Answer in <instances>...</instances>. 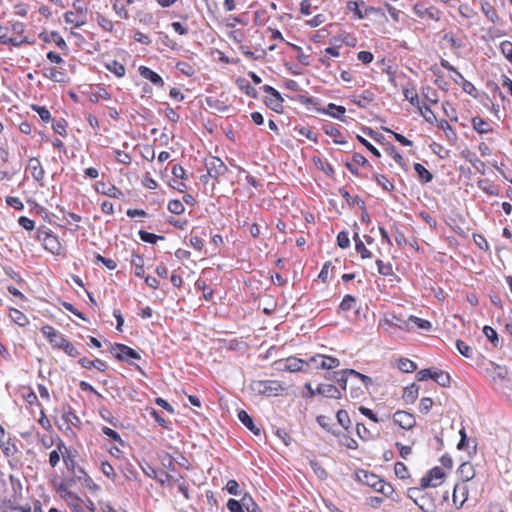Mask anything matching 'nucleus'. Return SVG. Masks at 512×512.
I'll return each instance as SVG.
<instances>
[{"mask_svg": "<svg viewBox=\"0 0 512 512\" xmlns=\"http://www.w3.org/2000/svg\"><path fill=\"white\" fill-rule=\"evenodd\" d=\"M424 487H412L407 490V496L423 511L436 512V499Z\"/></svg>", "mask_w": 512, "mask_h": 512, "instance_id": "nucleus-1", "label": "nucleus"}, {"mask_svg": "<svg viewBox=\"0 0 512 512\" xmlns=\"http://www.w3.org/2000/svg\"><path fill=\"white\" fill-rule=\"evenodd\" d=\"M356 476L360 482L385 496L391 495L394 491L390 484L373 473L360 470L356 473Z\"/></svg>", "mask_w": 512, "mask_h": 512, "instance_id": "nucleus-2", "label": "nucleus"}, {"mask_svg": "<svg viewBox=\"0 0 512 512\" xmlns=\"http://www.w3.org/2000/svg\"><path fill=\"white\" fill-rule=\"evenodd\" d=\"M250 389L257 395L272 397L278 396L283 386L277 380H254L250 384Z\"/></svg>", "mask_w": 512, "mask_h": 512, "instance_id": "nucleus-3", "label": "nucleus"}, {"mask_svg": "<svg viewBox=\"0 0 512 512\" xmlns=\"http://www.w3.org/2000/svg\"><path fill=\"white\" fill-rule=\"evenodd\" d=\"M334 380L341 386L342 389L347 388L348 381L360 380V382L368 388L372 384V379L364 374H361L353 369H345L341 372H336Z\"/></svg>", "mask_w": 512, "mask_h": 512, "instance_id": "nucleus-4", "label": "nucleus"}, {"mask_svg": "<svg viewBox=\"0 0 512 512\" xmlns=\"http://www.w3.org/2000/svg\"><path fill=\"white\" fill-rule=\"evenodd\" d=\"M445 477V473L442 468L434 467L428 471V473L423 476L420 480V486L424 488L428 487H438L441 485L443 479Z\"/></svg>", "mask_w": 512, "mask_h": 512, "instance_id": "nucleus-5", "label": "nucleus"}, {"mask_svg": "<svg viewBox=\"0 0 512 512\" xmlns=\"http://www.w3.org/2000/svg\"><path fill=\"white\" fill-rule=\"evenodd\" d=\"M111 353L119 361L130 362V359H140L138 352L124 344H114L111 347Z\"/></svg>", "mask_w": 512, "mask_h": 512, "instance_id": "nucleus-6", "label": "nucleus"}, {"mask_svg": "<svg viewBox=\"0 0 512 512\" xmlns=\"http://www.w3.org/2000/svg\"><path fill=\"white\" fill-rule=\"evenodd\" d=\"M309 362L316 368L331 370L340 366L339 359L331 356L315 355L309 358Z\"/></svg>", "mask_w": 512, "mask_h": 512, "instance_id": "nucleus-7", "label": "nucleus"}, {"mask_svg": "<svg viewBox=\"0 0 512 512\" xmlns=\"http://www.w3.org/2000/svg\"><path fill=\"white\" fill-rule=\"evenodd\" d=\"M207 173L210 177L217 178L220 175L225 174L227 166L218 157H209L205 162Z\"/></svg>", "mask_w": 512, "mask_h": 512, "instance_id": "nucleus-8", "label": "nucleus"}, {"mask_svg": "<svg viewBox=\"0 0 512 512\" xmlns=\"http://www.w3.org/2000/svg\"><path fill=\"white\" fill-rule=\"evenodd\" d=\"M393 420L401 428L409 430L416 425V419L413 414L406 411H397L393 415Z\"/></svg>", "mask_w": 512, "mask_h": 512, "instance_id": "nucleus-9", "label": "nucleus"}, {"mask_svg": "<svg viewBox=\"0 0 512 512\" xmlns=\"http://www.w3.org/2000/svg\"><path fill=\"white\" fill-rule=\"evenodd\" d=\"M413 11L416 16L421 19L429 18L434 21H439L441 19V12L435 7H424L422 4L417 3L413 7Z\"/></svg>", "mask_w": 512, "mask_h": 512, "instance_id": "nucleus-10", "label": "nucleus"}, {"mask_svg": "<svg viewBox=\"0 0 512 512\" xmlns=\"http://www.w3.org/2000/svg\"><path fill=\"white\" fill-rule=\"evenodd\" d=\"M41 332L49 340V342L57 348H61L67 340L62 334H60L52 326L49 325L43 326Z\"/></svg>", "mask_w": 512, "mask_h": 512, "instance_id": "nucleus-11", "label": "nucleus"}, {"mask_svg": "<svg viewBox=\"0 0 512 512\" xmlns=\"http://www.w3.org/2000/svg\"><path fill=\"white\" fill-rule=\"evenodd\" d=\"M304 360L296 357H289L285 360L278 362V369L288 372H298L304 366Z\"/></svg>", "mask_w": 512, "mask_h": 512, "instance_id": "nucleus-12", "label": "nucleus"}, {"mask_svg": "<svg viewBox=\"0 0 512 512\" xmlns=\"http://www.w3.org/2000/svg\"><path fill=\"white\" fill-rule=\"evenodd\" d=\"M467 497H468L467 486L464 483L456 484L455 487H454V491H453V502H454V504L458 508L462 507L463 504L465 503V501L467 500Z\"/></svg>", "mask_w": 512, "mask_h": 512, "instance_id": "nucleus-13", "label": "nucleus"}, {"mask_svg": "<svg viewBox=\"0 0 512 512\" xmlns=\"http://www.w3.org/2000/svg\"><path fill=\"white\" fill-rule=\"evenodd\" d=\"M138 71H139V74L143 78L149 80L151 83L158 85L160 87L164 86V81H163L162 77L158 73L151 70L150 68H148L146 66H140Z\"/></svg>", "mask_w": 512, "mask_h": 512, "instance_id": "nucleus-14", "label": "nucleus"}, {"mask_svg": "<svg viewBox=\"0 0 512 512\" xmlns=\"http://www.w3.org/2000/svg\"><path fill=\"white\" fill-rule=\"evenodd\" d=\"M317 394L327 398L340 399V390L332 384H320L317 387Z\"/></svg>", "mask_w": 512, "mask_h": 512, "instance_id": "nucleus-15", "label": "nucleus"}, {"mask_svg": "<svg viewBox=\"0 0 512 512\" xmlns=\"http://www.w3.org/2000/svg\"><path fill=\"white\" fill-rule=\"evenodd\" d=\"M205 101L207 106L215 112L225 113L229 110V105L220 98L209 96Z\"/></svg>", "mask_w": 512, "mask_h": 512, "instance_id": "nucleus-16", "label": "nucleus"}, {"mask_svg": "<svg viewBox=\"0 0 512 512\" xmlns=\"http://www.w3.org/2000/svg\"><path fill=\"white\" fill-rule=\"evenodd\" d=\"M57 448L62 454L63 461H64L67 469L72 471L73 473H76V462L70 456L69 451H68L67 447L65 446L64 442L59 441V443L57 444Z\"/></svg>", "mask_w": 512, "mask_h": 512, "instance_id": "nucleus-17", "label": "nucleus"}, {"mask_svg": "<svg viewBox=\"0 0 512 512\" xmlns=\"http://www.w3.org/2000/svg\"><path fill=\"white\" fill-rule=\"evenodd\" d=\"M345 112L346 108L344 106H339L334 103H329L327 107L322 110V113L341 121H344Z\"/></svg>", "mask_w": 512, "mask_h": 512, "instance_id": "nucleus-18", "label": "nucleus"}, {"mask_svg": "<svg viewBox=\"0 0 512 512\" xmlns=\"http://www.w3.org/2000/svg\"><path fill=\"white\" fill-rule=\"evenodd\" d=\"M238 419L241 421V423L246 428H248L255 435H259L260 434V429L258 427H256V425L253 422V419L250 417V415L246 411L240 410L238 412Z\"/></svg>", "mask_w": 512, "mask_h": 512, "instance_id": "nucleus-19", "label": "nucleus"}, {"mask_svg": "<svg viewBox=\"0 0 512 512\" xmlns=\"http://www.w3.org/2000/svg\"><path fill=\"white\" fill-rule=\"evenodd\" d=\"M28 168L31 170L32 177L39 181L44 177V170L38 158H31L28 162Z\"/></svg>", "mask_w": 512, "mask_h": 512, "instance_id": "nucleus-20", "label": "nucleus"}, {"mask_svg": "<svg viewBox=\"0 0 512 512\" xmlns=\"http://www.w3.org/2000/svg\"><path fill=\"white\" fill-rule=\"evenodd\" d=\"M459 475L463 482H468L475 476V470L471 463L464 462L459 467Z\"/></svg>", "mask_w": 512, "mask_h": 512, "instance_id": "nucleus-21", "label": "nucleus"}, {"mask_svg": "<svg viewBox=\"0 0 512 512\" xmlns=\"http://www.w3.org/2000/svg\"><path fill=\"white\" fill-rule=\"evenodd\" d=\"M79 364L83 368H86V369L96 368L99 371H105L107 368V364L100 359L89 360L88 358H81L79 360Z\"/></svg>", "mask_w": 512, "mask_h": 512, "instance_id": "nucleus-22", "label": "nucleus"}, {"mask_svg": "<svg viewBox=\"0 0 512 512\" xmlns=\"http://www.w3.org/2000/svg\"><path fill=\"white\" fill-rule=\"evenodd\" d=\"M472 126L480 134H485L492 130L491 125L480 117L472 118Z\"/></svg>", "mask_w": 512, "mask_h": 512, "instance_id": "nucleus-23", "label": "nucleus"}, {"mask_svg": "<svg viewBox=\"0 0 512 512\" xmlns=\"http://www.w3.org/2000/svg\"><path fill=\"white\" fill-rule=\"evenodd\" d=\"M432 379L442 387H448L451 383L450 375L442 370H434Z\"/></svg>", "mask_w": 512, "mask_h": 512, "instance_id": "nucleus-24", "label": "nucleus"}, {"mask_svg": "<svg viewBox=\"0 0 512 512\" xmlns=\"http://www.w3.org/2000/svg\"><path fill=\"white\" fill-rule=\"evenodd\" d=\"M242 505L244 506V510L247 512H261L259 506L255 503L250 494L245 493L242 496Z\"/></svg>", "mask_w": 512, "mask_h": 512, "instance_id": "nucleus-25", "label": "nucleus"}, {"mask_svg": "<svg viewBox=\"0 0 512 512\" xmlns=\"http://www.w3.org/2000/svg\"><path fill=\"white\" fill-rule=\"evenodd\" d=\"M44 76L55 82H64L65 75L63 72L56 70L53 67L44 68Z\"/></svg>", "mask_w": 512, "mask_h": 512, "instance_id": "nucleus-26", "label": "nucleus"}, {"mask_svg": "<svg viewBox=\"0 0 512 512\" xmlns=\"http://www.w3.org/2000/svg\"><path fill=\"white\" fill-rule=\"evenodd\" d=\"M414 170L422 182L429 183L432 181L433 175L422 164L415 163Z\"/></svg>", "mask_w": 512, "mask_h": 512, "instance_id": "nucleus-27", "label": "nucleus"}, {"mask_svg": "<svg viewBox=\"0 0 512 512\" xmlns=\"http://www.w3.org/2000/svg\"><path fill=\"white\" fill-rule=\"evenodd\" d=\"M45 248L48 249L53 254H58L60 250V244L57 241V238L53 235H47L44 239Z\"/></svg>", "mask_w": 512, "mask_h": 512, "instance_id": "nucleus-28", "label": "nucleus"}, {"mask_svg": "<svg viewBox=\"0 0 512 512\" xmlns=\"http://www.w3.org/2000/svg\"><path fill=\"white\" fill-rule=\"evenodd\" d=\"M418 397V387L416 385H411L406 387L403 392V399L407 403H413Z\"/></svg>", "mask_w": 512, "mask_h": 512, "instance_id": "nucleus-29", "label": "nucleus"}, {"mask_svg": "<svg viewBox=\"0 0 512 512\" xmlns=\"http://www.w3.org/2000/svg\"><path fill=\"white\" fill-rule=\"evenodd\" d=\"M398 368L402 372L411 373L416 370L417 366L413 361L407 358H401L398 362Z\"/></svg>", "mask_w": 512, "mask_h": 512, "instance_id": "nucleus-30", "label": "nucleus"}, {"mask_svg": "<svg viewBox=\"0 0 512 512\" xmlns=\"http://www.w3.org/2000/svg\"><path fill=\"white\" fill-rule=\"evenodd\" d=\"M403 94L406 100H408L413 106L417 108L420 106L419 97L417 91L414 88L404 89Z\"/></svg>", "mask_w": 512, "mask_h": 512, "instance_id": "nucleus-31", "label": "nucleus"}, {"mask_svg": "<svg viewBox=\"0 0 512 512\" xmlns=\"http://www.w3.org/2000/svg\"><path fill=\"white\" fill-rule=\"evenodd\" d=\"M409 321H411L413 324H415L417 326V328L420 330L429 331L432 328V324L430 321L421 319V318L413 316V315H411L409 317Z\"/></svg>", "mask_w": 512, "mask_h": 512, "instance_id": "nucleus-32", "label": "nucleus"}, {"mask_svg": "<svg viewBox=\"0 0 512 512\" xmlns=\"http://www.w3.org/2000/svg\"><path fill=\"white\" fill-rule=\"evenodd\" d=\"M338 423L345 429L348 430L351 425L350 417L346 410H339L336 414Z\"/></svg>", "mask_w": 512, "mask_h": 512, "instance_id": "nucleus-33", "label": "nucleus"}, {"mask_svg": "<svg viewBox=\"0 0 512 512\" xmlns=\"http://www.w3.org/2000/svg\"><path fill=\"white\" fill-rule=\"evenodd\" d=\"M107 69L117 77H123L126 71L124 65L117 61H112L110 64H107Z\"/></svg>", "mask_w": 512, "mask_h": 512, "instance_id": "nucleus-34", "label": "nucleus"}, {"mask_svg": "<svg viewBox=\"0 0 512 512\" xmlns=\"http://www.w3.org/2000/svg\"><path fill=\"white\" fill-rule=\"evenodd\" d=\"M418 109L427 122L433 124L437 120L435 114L428 105H420Z\"/></svg>", "mask_w": 512, "mask_h": 512, "instance_id": "nucleus-35", "label": "nucleus"}, {"mask_svg": "<svg viewBox=\"0 0 512 512\" xmlns=\"http://www.w3.org/2000/svg\"><path fill=\"white\" fill-rule=\"evenodd\" d=\"M483 333L487 337V339L497 347L499 344V338L497 332L490 326L483 327Z\"/></svg>", "mask_w": 512, "mask_h": 512, "instance_id": "nucleus-36", "label": "nucleus"}, {"mask_svg": "<svg viewBox=\"0 0 512 512\" xmlns=\"http://www.w3.org/2000/svg\"><path fill=\"white\" fill-rule=\"evenodd\" d=\"M140 239L144 242L155 244L158 240H163L164 238L162 236H158L153 233L146 232L144 230L139 231Z\"/></svg>", "mask_w": 512, "mask_h": 512, "instance_id": "nucleus-37", "label": "nucleus"}, {"mask_svg": "<svg viewBox=\"0 0 512 512\" xmlns=\"http://www.w3.org/2000/svg\"><path fill=\"white\" fill-rule=\"evenodd\" d=\"M376 264H377L379 274H381L383 276H392L393 275V268H392L391 263H389V262L384 263L381 260H377Z\"/></svg>", "mask_w": 512, "mask_h": 512, "instance_id": "nucleus-38", "label": "nucleus"}, {"mask_svg": "<svg viewBox=\"0 0 512 512\" xmlns=\"http://www.w3.org/2000/svg\"><path fill=\"white\" fill-rule=\"evenodd\" d=\"M356 299L351 295H345L339 308L343 311H349L355 307Z\"/></svg>", "mask_w": 512, "mask_h": 512, "instance_id": "nucleus-39", "label": "nucleus"}, {"mask_svg": "<svg viewBox=\"0 0 512 512\" xmlns=\"http://www.w3.org/2000/svg\"><path fill=\"white\" fill-rule=\"evenodd\" d=\"M500 50H501L502 54L504 55V57L510 63H512V42L508 41V40L502 41L500 44Z\"/></svg>", "mask_w": 512, "mask_h": 512, "instance_id": "nucleus-40", "label": "nucleus"}, {"mask_svg": "<svg viewBox=\"0 0 512 512\" xmlns=\"http://www.w3.org/2000/svg\"><path fill=\"white\" fill-rule=\"evenodd\" d=\"M168 210L176 215H180L185 211V207L180 200H171L168 203Z\"/></svg>", "mask_w": 512, "mask_h": 512, "instance_id": "nucleus-41", "label": "nucleus"}, {"mask_svg": "<svg viewBox=\"0 0 512 512\" xmlns=\"http://www.w3.org/2000/svg\"><path fill=\"white\" fill-rule=\"evenodd\" d=\"M174 485L177 486L178 491L186 498H189L188 486L182 476L174 479Z\"/></svg>", "mask_w": 512, "mask_h": 512, "instance_id": "nucleus-42", "label": "nucleus"}, {"mask_svg": "<svg viewBox=\"0 0 512 512\" xmlns=\"http://www.w3.org/2000/svg\"><path fill=\"white\" fill-rule=\"evenodd\" d=\"M456 348L461 355L466 358L472 357V349L462 340L456 341Z\"/></svg>", "mask_w": 512, "mask_h": 512, "instance_id": "nucleus-43", "label": "nucleus"}, {"mask_svg": "<svg viewBox=\"0 0 512 512\" xmlns=\"http://www.w3.org/2000/svg\"><path fill=\"white\" fill-rule=\"evenodd\" d=\"M174 479L172 475H169L166 472H161L158 474V478L156 479L161 485L172 487L174 485Z\"/></svg>", "mask_w": 512, "mask_h": 512, "instance_id": "nucleus-44", "label": "nucleus"}, {"mask_svg": "<svg viewBox=\"0 0 512 512\" xmlns=\"http://www.w3.org/2000/svg\"><path fill=\"white\" fill-rule=\"evenodd\" d=\"M393 319H395L397 322L394 323L393 321L386 319L385 323H387L389 325H395L399 329L406 330V331H409L411 329L410 323H412V322L409 321V318L407 320H400L397 317L393 316Z\"/></svg>", "mask_w": 512, "mask_h": 512, "instance_id": "nucleus-45", "label": "nucleus"}, {"mask_svg": "<svg viewBox=\"0 0 512 512\" xmlns=\"http://www.w3.org/2000/svg\"><path fill=\"white\" fill-rule=\"evenodd\" d=\"M375 179L384 190L392 191L394 189V185L389 181V179L386 176L375 175Z\"/></svg>", "mask_w": 512, "mask_h": 512, "instance_id": "nucleus-46", "label": "nucleus"}, {"mask_svg": "<svg viewBox=\"0 0 512 512\" xmlns=\"http://www.w3.org/2000/svg\"><path fill=\"white\" fill-rule=\"evenodd\" d=\"M97 22L99 24L100 27H102L105 31H112L113 30V22L106 18L105 16L103 15H98L97 16Z\"/></svg>", "mask_w": 512, "mask_h": 512, "instance_id": "nucleus-47", "label": "nucleus"}, {"mask_svg": "<svg viewBox=\"0 0 512 512\" xmlns=\"http://www.w3.org/2000/svg\"><path fill=\"white\" fill-rule=\"evenodd\" d=\"M227 508L229 509L230 512H244L242 500L237 501L235 499H229L227 502Z\"/></svg>", "mask_w": 512, "mask_h": 512, "instance_id": "nucleus-48", "label": "nucleus"}, {"mask_svg": "<svg viewBox=\"0 0 512 512\" xmlns=\"http://www.w3.org/2000/svg\"><path fill=\"white\" fill-rule=\"evenodd\" d=\"M337 244L340 248L342 249H345L347 247H349L350 245V240H349V237H348V233L345 232V231H341L338 235H337Z\"/></svg>", "mask_w": 512, "mask_h": 512, "instance_id": "nucleus-49", "label": "nucleus"}, {"mask_svg": "<svg viewBox=\"0 0 512 512\" xmlns=\"http://www.w3.org/2000/svg\"><path fill=\"white\" fill-rule=\"evenodd\" d=\"M177 69L186 76H192L194 74V68L187 62H179L176 65Z\"/></svg>", "mask_w": 512, "mask_h": 512, "instance_id": "nucleus-50", "label": "nucleus"}, {"mask_svg": "<svg viewBox=\"0 0 512 512\" xmlns=\"http://www.w3.org/2000/svg\"><path fill=\"white\" fill-rule=\"evenodd\" d=\"M95 260L96 262H101L102 264H104L109 270H114L117 267V264L113 259L105 258L100 254H97L95 256Z\"/></svg>", "mask_w": 512, "mask_h": 512, "instance_id": "nucleus-51", "label": "nucleus"}, {"mask_svg": "<svg viewBox=\"0 0 512 512\" xmlns=\"http://www.w3.org/2000/svg\"><path fill=\"white\" fill-rule=\"evenodd\" d=\"M64 18L66 23L74 24L77 28L81 27L84 24V21H78L76 19V14L72 11L66 12Z\"/></svg>", "mask_w": 512, "mask_h": 512, "instance_id": "nucleus-52", "label": "nucleus"}, {"mask_svg": "<svg viewBox=\"0 0 512 512\" xmlns=\"http://www.w3.org/2000/svg\"><path fill=\"white\" fill-rule=\"evenodd\" d=\"M358 141L364 145L374 156L380 157L381 154L377 148H375L369 141H367L365 138H363L360 135H357Z\"/></svg>", "mask_w": 512, "mask_h": 512, "instance_id": "nucleus-53", "label": "nucleus"}, {"mask_svg": "<svg viewBox=\"0 0 512 512\" xmlns=\"http://www.w3.org/2000/svg\"><path fill=\"white\" fill-rule=\"evenodd\" d=\"M60 349L64 350V352L71 357H76L79 355V352L77 351L75 346L68 340L65 341V343Z\"/></svg>", "mask_w": 512, "mask_h": 512, "instance_id": "nucleus-54", "label": "nucleus"}, {"mask_svg": "<svg viewBox=\"0 0 512 512\" xmlns=\"http://www.w3.org/2000/svg\"><path fill=\"white\" fill-rule=\"evenodd\" d=\"M433 400L429 397H424L420 400L419 409L423 413H428L432 408Z\"/></svg>", "mask_w": 512, "mask_h": 512, "instance_id": "nucleus-55", "label": "nucleus"}, {"mask_svg": "<svg viewBox=\"0 0 512 512\" xmlns=\"http://www.w3.org/2000/svg\"><path fill=\"white\" fill-rule=\"evenodd\" d=\"M115 156L118 162L129 165L131 163V157L128 153L121 151V150H115Z\"/></svg>", "mask_w": 512, "mask_h": 512, "instance_id": "nucleus-56", "label": "nucleus"}, {"mask_svg": "<svg viewBox=\"0 0 512 512\" xmlns=\"http://www.w3.org/2000/svg\"><path fill=\"white\" fill-rule=\"evenodd\" d=\"M355 249L363 259L370 258L372 256L371 252L366 248L362 241H357V244H355Z\"/></svg>", "mask_w": 512, "mask_h": 512, "instance_id": "nucleus-57", "label": "nucleus"}, {"mask_svg": "<svg viewBox=\"0 0 512 512\" xmlns=\"http://www.w3.org/2000/svg\"><path fill=\"white\" fill-rule=\"evenodd\" d=\"M226 490L231 495H234V496L240 495L239 484L236 480H229L226 484Z\"/></svg>", "mask_w": 512, "mask_h": 512, "instance_id": "nucleus-58", "label": "nucleus"}, {"mask_svg": "<svg viewBox=\"0 0 512 512\" xmlns=\"http://www.w3.org/2000/svg\"><path fill=\"white\" fill-rule=\"evenodd\" d=\"M239 87L249 96L256 97V90L245 80H238Z\"/></svg>", "mask_w": 512, "mask_h": 512, "instance_id": "nucleus-59", "label": "nucleus"}, {"mask_svg": "<svg viewBox=\"0 0 512 512\" xmlns=\"http://www.w3.org/2000/svg\"><path fill=\"white\" fill-rule=\"evenodd\" d=\"M102 432L104 435H106L107 437H109L110 439L116 441V442H122V439L119 435L118 432H116L115 430L109 428V427H106L104 426L102 428Z\"/></svg>", "mask_w": 512, "mask_h": 512, "instance_id": "nucleus-60", "label": "nucleus"}, {"mask_svg": "<svg viewBox=\"0 0 512 512\" xmlns=\"http://www.w3.org/2000/svg\"><path fill=\"white\" fill-rule=\"evenodd\" d=\"M18 222L20 226L28 231H32L35 228V222L28 217L21 216Z\"/></svg>", "mask_w": 512, "mask_h": 512, "instance_id": "nucleus-61", "label": "nucleus"}, {"mask_svg": "<svg viewBox=\"0 0 512 512\" xmlns=\"http://www.w3.org/2000/svg\"><path fill=\"white\" fill-rule=\"evenodd\" d=\"M66 126L67 123L65 120L61 119L53 124V130L61 136L66 135Z\"/></svg>", "mask_w": 512, "mask_h": 512, "instance_id": "nucleus-62", "label": "nucleus"}, {"mask_svg": "<svg viewBox=\"0 0 512 512\" xmlns=\"http://www.w3.org/2000/svg\"><path fill=\"white\" fill-rule=\"evenodd\" d=\"M101 471L108 478L114 479L115 471H114L113 466L109 462H102V464H101Z\"/></svg>", "mask_w": 512, "mask_h": 512, "instance_id": "nucleus-63", "label": "nucleus"}, {"mask_svg": "<svg viewBox=\"0 0 512 512\" xmlns=\"http://www.w3.org/2000/svg\"><path fill=\"white\" fill-rule=\"evenodd\" d=\"M395 474L397 475V477L404 479L408 475V469L403 463L397 462L395 464Z\"/></svg>", "mask_w": 512, "mask_h": 512, "instance_id": "nucleus-64", "label": "nucleus"}]
</instances>
